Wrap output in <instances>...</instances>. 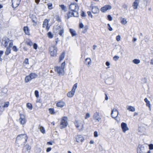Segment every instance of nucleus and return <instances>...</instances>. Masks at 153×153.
<instances>
[{"label":"nucleus","mask_w":153,"mask_h":153,"mask_svg":"<svg viewBox=\"0 0 153 153\" xmlns=\"http://www.w3.org/2000/svg\"><path fill=\"white\" fill-rule=\"evenodd\" d=\"M27 137L26 134L19 135L16 137V142L21 145H24L27 141Z\"/></svg>","instance_id":"nucleus-1"},{"label":"nucleus","mask_w":153,"mask_h":153,"mask_svg":"<svg viewBox=\"0 0 153 153\" xmlns=\"http://www.w3.org/2000/svg\"><path fill=\"white\" fill-rule=\"evenodd\" d=\"M65 65V62H64L61 64V66L55 67V71L57 72L59 76H63L65 74L64 68Z\"/></svg>","instance_id":"nucleus-2"},{"label":"nucleus","mask_w":153,"mask_h":153,"mask_svg":"<svg viewBox=\"0 0 153 153\" xmlns=\"http://www.w3.org/2000/svg\"><path fill=\"white\" fill-rule=\"evenodd\" d=\"M69 9L71 11L75 13L76 15H74L75 16H78L79 14L78 11L79 7L78 5L76 3L71 4L69 6Z\"/></svg>","instance_id":"nucleus-3"},{"label":"nucleus","mask_w":153,"mask_h":153,"mask_svg":"<svg viewBox=\"0 0 153 153\" xmlns=\"http://www.w3.org/2000/svg\"><path fill=\"white\" fill-rule=\"evenodd\" d=\"M84 121L82 120H76L75 125L76 128L80 131H82L84 129Z\"/></svg>","instance_id":"nucleus-4"},{"label":"nucleus","mask_w":153,"mask_h":153,"mask_svg":"<svg viewBox=\"0 0 153 153\" xmlns=\"http://www.w3.org/2000/svg\"><path fill=\"white\" fill-rule=\"evenodd\" d=\"M49 51L52 56H56L57 48L56 45H51L49 48Z\"/></svg>","instance_id":"nucleus-5"},{"label":"nucleus","mask_w":153,"mask_h":153,"mask_svg":"<svg viewBox=\"0 0 153 153\" xmlns=\"http://www.w3.org/2000/svg\"><path fill=\"white\" fill-rule=\"evenodd\" d=\"M38 75L34 73H31L28 76H26L25 79V82L27 83L30 81L31 79L36 78Z\"/></svg>","instance_id":"nucleus-6"},{"label":"nucleus","mask_w":153,"mask_h":153,"mask_svg":"<svg viewBox=\"0 0 153 153\" xmlns=\"http://www.w3.org/2000/svg\"><path fill=\"white\" fill-rule=\"evenodd\" d=\"M68 118L66 117H64L62 119L60 126V128L62 129L66 127L68 124Z\"/></svg>","instance_id":"nucleus-7"},{"label":"nucleus","mask_w":153,"mask_h":153,"mask_svg":"<svg viewBox=\"0 0 153 153\" xmlns=\"http://www.w3.org/2000/svg\"><path fill=\"white\" fill-rule=\"evenodd\" d=\"M118 114L119 112L117 109L114 108L111 110V116L112 118L115 119L117 121H119V120H118L117 119Z\"/></svg>","instance_id":"nucleus-8"},{"label":"nucleus","mask_w":153,"mask_h":153,"mask_svg":"<svg viewBox=\"0 0 153 153\" xmlns=\"http://www.w3.org/2000/svg\"><path fill=\"white\" fill-rule=\"evenodd\" d=\"M147 148L145 147L143 145H139L137 149V153H146Z\"/></svg>","instance_id":"nucleus-9"},{"label":"nucleus","mask_w":153,"mask_h":153,"mask_svg":"<svg viewBox=\"0 0 153 153\" xmlns=\"http://www.w3.org/2000/svg\"><path fill=\"white\" fill-rule=\"evenodd\" d=\"M19 120L20 123L22 125L24 124L26 122V120L25 115L22 114H20V118Z\"/></svg>","instance_id":"nucleus-10"},{"label":"nucleus","mask_w":153,"mask_h":153,"mask_svg":"<svg viewBox=\"0 0 153 153\" xmlns=\"http://www.w3.org/2000/svg\"><path fill=\"white\" fill-rule=\"evenodd\" d=\"M121 126L122 131L124 133H125L126 131L129 129L127 127V124L125 123L122 122L121 124Z\"/></svg>","instance_id":"nucleus-11"},{"label":"nucleus","mask_w":153,"mask_h":153,"mask_svg":"<svg viewBox=\"0 0 153 153\" xmlns=\"http://www.w3.org/2000/svg\"><path fill=\"white\" fill-rule=\"evenodd\" d=\"M21 0H11L12 5L13 7H17L20 4Z\"/></svg>","instance_id":"nucleus-12"},{"label":"nucleus","mask_w":153,"mask_h":153,"mask_svg":"<svg viewBox=\"0 0 153 153\" xmlns=\"http://www.w3.org/2000/svg\"><path fill=\"white\" fill-rule=\"evenodd\" d=\"M10 41L9 39L6 37H4L2 39V44H3V45L5 47H6L8 43Z\"/></svg>","instance_id":"nucleus-13"},{"label":"nucleus","mask_w":153,"mask_h":153,"mask_svg":"<svg viewBox=\"0 0 153 153\" xmlns=\"http://www.w3.org/2000/svg\"><path fill=\"white\" fill-rule=\"evenodd\" d=\"M91 7L92 9V11L94 14L97 13L99 12V9L96 6H93L92 4L91 5Z\"/></svg>","instance_id":"nucleus-14"},{"label":"nucleus","mask_w":153,"mask_h":153,"mask_svg":"<svg viewBox=\"0 0 153 153\" xmlns=\"http://www.w3.org/2000/svg\"><path fill=\"white\" fill-rule=\"evenodd\" d=\"M48 22L49 21L48 20L45 19L43 24V27H46V29L47 31L50 28V27L48 26Z\"/></svg>","instance_id":"nucleus-15"},{"label":"nucleus","mask_w":153,"mask_h":153,"mask_svg":"<svg viewBox=\"0 0 153 153\" xmlns=\"http://www.w3.org/2000/svg\"><path fill=\"white\" fill-rule=\"evenodd\" d=\"M76 140L77 142L79 143L82 142L84 140L83 137L80 135H77L76 137Z\"/></svg>","instance_id":"nucleus-16"},{"label":"nucleus","mask_w":153,"mask_h":153,"mask_svg":"<svg viewBox=\"0 0 153 153\" xmlns=\"http://www.w3.org/2000/svg\"><path fill=\"white\" fill-rule=\"evenodd\" d=\"M76 15L75 13L72 11L71 12V11H69L68 13L67 14V16H65L66 18L68 19L70 17L73 16L74 17H78V16H75L74 15Z\"/></svg>","instance_id":"nucleus-17"},{"label":"nucleus","mask_w":153,"mask_h":153,"mask_svg":"<svg viewBox=\"0 0 153 153\" xmlns=\"http://www.w3.org/2000/svg\"><path fill=\"white\" fill-rule=\"evenodd\" d=\"M114 77L113 76H111L107 78V82L109 84H112L114 83Z\"/></svg>","instance_id":"nucleus-18"},{"label":"nucleus","mask_w":153,"mask_h":153,"mask_svg":"<svg viewBox=\"0 0 153 153\" xmlns=\"http://www.w3.org/2000/svg\"><path fill=\"white\" fill-rule=\"evenodd\" d=\"M139 0H135L133 3L132 6L134 9H137L138 6Z\"/></svg>","instance_id":"nucleus-19"},{"label":"nucleus","mask_w":153,"mask_h":153,"mask_svg":"<svg viewBox=\"0 0 153 153\" xmlns=\"http://www.w3.org/2000/svg\"><path fill=\"white\" fill-rule=\"evenodd\" d=\"M94 120L99 121L100 120V118L98 113H96L94 115Z\"/></svg>","instance_id":"nucleus-20"},{"label":"nucleus","mask_w":153,"mask_h":153,"mask_svg":"<svg viewBox=\"0 0 153 153\" xmlns=\"http://www.w3.org/2000/svg\"><path fill=\"white\" fill-rule=\"evenodd\" d=\"M23 30L26 34L28 35L30 34V30L27 27H24L23 28Z\"/></svg>","instance_id":"nucleus-21"},{"label":"nucleus","mask_w":153,"mask_h":153,"mask_svg":"<svg viewBox=\"0 0 153 153\" xmlns=\"http://www.w3.org/2000/svg\"><path fill=\"white\" fill-rule=\"evenodd\" d=\"M65 105V103L63 101H60L56 104V106L58 107L62 108Z\"/></svg>","instance_id":"nucleus-22"},{"label":"nucleus","mask_w":153,"mask_h":153,"mask_svg":"<svg viewBox=\"0 0 153 153\" xmlns=\"http://www.w3.org/2000/svg\"><path fill=\"white\" fill-rule=\"evenodd\" d=\"M74 93L75 92L71 90L67 93V96L69 97H72L74 95Z\"/></svg>","instance_id":"nucleus-23"},{"label":"nucleus","mask_w":153,"mask_h":153,"mask_svg":"<svg viewBox=\"0 0 153 153\" xmlns=\"http://www.w3.org/2000/svg\"><path fill=\"white\" fill-rule=\"evenodd\" d=\"M69 30L72 36H74L77 35L76 32L75 30L71 29H70Z\"/></svg>","instance_id":"nucleus-24"},{"label":"nucleus","mask_w":153,"mask_h":153,"mask_svg":"<svg viewBox=\"0 0 153 153\" xmlns=\"http://www.w3.org/2000/svg\"><path fill=\"white\" fill-rule=\"evenodd\" d=\"M127 109L129 111L134 112L135 111V108L131 106H127Z\"/></svg>","instance_id":"nucleus-25"},{"label":"nucleus","mask_w":153,"mask_h":153,"mask_svg":"<svg viewBox=\"0 0 153 153\" xmlns=\"http://www.w3.org/2000/svg\"><path fill=\"white\" fill-rule=\"evenodd\" d=\"M85 62L86 63V64L89 66L90 65L91 63V59L89 58H87L85 60Z\"/></svg>","instance_id":"nucleus-26"},{"label":"nucleus","mask_w":153,"mask_h":153,"mask_svg":"<svg viewBox=\"0 0 153 153\" xmlns=\"http://www.w3.org/2000/svg\"><path fill=\"white\" fill-rule=\"evenodd\" d=\"M65 56V53L64 52H63L59 56V62L64 59Z\"/></svg>","instance_id":"nucleus-27"},{"label":"nucleus","mask_w":153,"mask_h":153,"mask_svg":"<svg viewBox=\"0 0 153 153\" xmlns=\"http://www.w3.org/2000/svg\"><path fill=\"white\" fill-rule=\"evenodd\" d=\"M11 53V49L10 48L7 47L6 51L5 52V54L6 55H8L9 54Z\"/></svg>","instance_id":"nucleus-28"},{"label":"nucleus","mask_w":153,"mask_h":153,"mask_svg":"<svg viewBox=\"0 0 153 153\" xmlns=\"http://www.w3.org/2000/svg\"><path fill=\"white\" fill-rule=\"evenodd\" d=\"M59 6L61 7L62 10H63L65 12L67 10L66 7L63 4L59 5Z\"/></svg>","instance_id":"nucleus-29"},{"label":"nucleus","mask_w":153,"mask_h":153,"mask_svg":"<svg viewBox=\"0 0 153 153\" xmlns=\"http://www.w3.org/2000/svg\"><path fill=\"white\" fill-rule=\"evenodd\" d=\"M140 60L137 59H134L132 60V62L136 64H138L140 63Z\"/></svg>","instance_id":"nucleus-30"},{"label":"nucleus","mask_w":153,"mask_h":153,"mask_svg":"<svg viewBox=\"0 0 153 153\" xmlns=\"http://www.w3.org/2000/svg\"><path fill=\"white\" fill-rule=\"evenodd\" d=\"M33 22V25H36L37 22V19L35 16H33L32 19Z\"/></svg>","instance_id":"nucleus-31"},{"label":"nucleus","mask_w":153,"mask_h":153,"mask_svg":"<svg viewBox=\"0 0 153 153\" xmlns=\"http://www.w3.org/2000/svg\"><path fill=\"white\" fill-rule=\"evenodd\" d=\"M49 113L51 114H55V112L54 111V109L53 108H51L49 109Z\"/></svg>","instance_id":"nucleus-32"},{"label":"nucleus","mask_w":153,"mask_h":153,"mask_svg":"<svg viewBox=\"0 0 153 153\" xmlns=\"http://www.w3.org/2000/svg\"><path fill=\"white\" fill-rule=\"evenodd\" d=\"M48 9L51 10L53 8L52 4L51 3H49L47 4Z\"/></svg>","instance_id":"nucleus-33"},{"label":"nucleus","mask_w":153,"mask_h":153,"mask_svg":"<svg viewBox=\"0 0 153 153\" xmlns=\"http://www.w3.org/2000/svg\"><path fill=\"white\" fill-rule=\"evenodd\" d=\"M77 83H76L74 84V85L72 89V91H73L74 92H75L76 89L77 88Z\"/></svg>","instance_id":"nucleus-34"},{"label":"nucleus","mask_w":153,"mask_h":153,"mask_svg":"<svg viewBox=\"0 0 153 153\" xmlns=\"http://www.w3.org/2000/svg\"><path fill=\"white\" fill-rule=\"evenodd\" d=\"M27 107L30 110H32V104L29 103H28L27 104Z\"/></svg>","instance_id":"nucleus-35"},{"label":"nucleus","mask_w":153,"mask_h":153,"mask_svg":"<svg viewBox=\"0 0 153 153\" xmlns=\"http://www.w3.org/2000/svg\"><path fill=\"white\" fill-rule=\"evenodd\" d=\"M112 8L111 6L109 5H106V11L107 10H109Z\"/></svg>","instance_id":"nucleus-36"},{"label":"nucleus","mask_w":153,"mask_h":153,"mask_svg":"<svg viewBox=\"0 0 153 153\" xmlns=\"http://www.w3.org/2000/svg\"><path fill=\"white\" fill-rule=\"evenodd\" d=\"M121 22L122 24L124 25H125L127 23L126 20L125 18H123Z\"/></svg>","instance_id":"nucleus-37"},{"label":"nucleus","mask_w":153,"mask_h":153,"mask_svg":"<svg viewBox=\"0 0 153 153\" xmlns=\"http://www.w3.org/2000/svg\"><path fill=\"white\" fill-rule=\"evenodd\" d=\"M64 33V29L63 28H61L59 33V34L60 36H62Z\"/></svg>","instance_id":"nucleus-38"},{"label":"nucleus","mask_w":153,"mask_h":153,"mask_svg":"<svg viewBox=\"0 0 153 153\" xmlns=\"http://www.w3.org/2000/svg\"><path fill=\"white\" fill-rule=\"evenodd\" d=\"M47 35L48 37L50 39L52 38L53 37V35L51 32L48 33Z\"/></svg>","instance_id":"nucleus-39"},{"label":"nucleus","mask_w":153,"mask_h":153,"mask_svg":"<svg viewBox=\"0 0 153 153\" xmlns=\"http://www.w3.org/2000/svg\"><path fill=\"white\" fill-rule=\"evenodd\" d=\"M40 130L42 133L43 134L45 133V129L42 126H40Z\"/></svg>","instance_id":"nucleus-40"},{"label":"nucleus","mask_w":153,"mask_h":153,"mask_svg":"<svg viewBox=\"0 0 153 153\" xmlns=\"http://www.w3.org/2000/svg\"><path fill=\"white\" fill-rule=\"evenodd\" d=\"M25 149H27V151L30 150V146L27 144H26L25 146Z\"/></svg>","instance_id":"nucleus-41"},{"label":"nucleus","mask_w":153,"mask_h":153,"mask_svg":"<svg viewBox=\"0 0 153 153\" xmlns=\"http://www.w3.org/2000/svg\"><path fill=\"white\" fill-rule=\"evenodd\" d=\"M26 43L27 45H28L30 46H31L33 44V42L31 41L26 42Z\"/></svg>","instance_id":"nucleus-42"},{"label":"nucleus","mask_w":153,"mask_h":153,"mask_svg":"<svg viewBox=\"0 0 153 153\" xmlns=\"http://www.w3.org/2000/svg\"><path fill=\"white\" fill-rule=\"evenodd\" d=\"M107 19L108 20L110 21H112L113 19L112 17L109 15L107 16Z\"/></svg>","instance_id":"nucleus-43"},{"label":"nucleus","mask_w":153,"mask_h":153,"mask_svg":"<svg viewBox=\"0 0 153 153\" xmlns=\"http://www.w3.org/2000/svg\"><path fill=\"white\" fill-rule=\"evenodd\" d=\"M35 94L36 97L37 98H38L39 97V92L38 91L36 90L34 92Z\"/></svg>","instance_id":"nucleus-44"},{"label":"nucleus","mask_w":153,"mask_h":153,"mask_svg":"<svg viewBox=\"0 0 153 153\" xmlns=\"http://www.w3.org/2000/svg\"><path fill=\"white\" fill-rule=\"evenodd\" d=\"M120 57L117 56H115L113 57V59L114 61H117L119 58Z\"/></svg>","instance_id":"nucleus-45"},{"label":"nucleus","mask_w":153,"mask_h":153,"mask_svg":"<svg viewBox=\"0 0 153 153\" xmlns=\"http://www.w3.org/2000/svg\"><path fill=\"white\" fill-rule=\"evenodd\" d=\"M12 49L13 51L15 52H17L18 51V49L15 46H14L12 48Z\"/></svg>","instance_id":"nucleus-46"},{"label":"nucleus","mask_w":153,"mask_h":153,"mask_svg":"<svg viewBox=\"0 0 153 153\" xmlns=\"http://www.w3.org/2000/svg\"><path fill=\"white\" fill-rule=\"evenodd\" d=\"M4 110V107L3 106V105H0V111L1 112H3Z\"/></svg>","instance_id":"nucleus-47"},{"label":"nucleus","mask_w":153,"mask_h":153,"mask_svg":"<svg viewBox=\"0 0 153 153\" xmlns=\"http://www.w3.org/2000/svg\"><path fill=\"white\" fill-rule=\"evenodd\" d=\"M100 11L102 13H104L105 12V7H102L100 9Z\"/></svg>","instance_id":"nucleus-48"},{"label":"nucleus","mask_w":153,"mask_h":153,"mask_svg":"<svg viewBox=\"0 0 153 153\" xmlns=\"http://www.w3.org/2000/svg\"><path fill=\"white\" fill-rule=\"evenodd\" d=\"M9 105V102H6L5 103L4 105H3V106L4 108L5 107H7Z\"/></svg>","instance_id":"nucleus-49"},{"label":"nucleus","mask_w":153,"mask_h":153,"mask_svg":"<svg viewBox=\"0 0 153 153\" xmlns=\"http://www.w3.org/2000/svg\"><path fill=\"white\" fill-rule=\"evenodd\" d=\"M108 28L109 30L111 31L113 30L112 28L111 27L109 24H108Z\"/></svg>","instance_id":"nucleus-50"},{"label":"nucleus","mask_w":153,"mask_h":153,"mask_svg":"<svg viewBox=\"0 0 153 153\" xmlns=\"http://www.w3.org/2000/svg\"><path fill=\"white\" fill-rule=\"evenodd\" d=\"M24 63L26 64H29L28 60L27 58H26L25 60Z\"/></svg>","instance_id":"nucleus-51"},{"label":"nucleus","mask_w":153,"mask_h":153,"mask_svg":"<svg viewBox=\"0 0 153 153\" xmlns=\"http://www.w3.org/2000/svg\"><path fill=\"white\" fill-rule=\"evenodd\" d=\"M116 40L117 41H119L120 40L121 37L120 36V35L117 36H116Z\"/></svg>","instance_id":"nucleus-52"},{"label":"nucleus","mask_w":153,"mask_h":153,"mask_svg":"<svg viewBox=\"0 0 153 153\" xmlns=\"http://www.w3.org/2000/svg\"><path fill=\"white\" fill-rule=\"evenodd\" d=\"M3 53V51H0V61H2V59L1 58V56L2 55Z\"/></svg>","instance_id":"nucleus-53"},{"label":"nucleus","mask_w":153,"mask_h":153,"mask_svg":"<svg viewBox=\"0 0 153 153\" xmlns=\"http://www.w3.org/2000/svg\"><path fill=\"white\" fill-rule=\"evenodd\" d=\"M90 117V114L89 113H87L86 114L85 117V119H87V118H89Z\"/></svg>","instance_id":"nucleus-54"},{"label":"nucleus","mask_w":153,"mask_h":153,"mask_svg":"<svg viewBox=\"0 0 153 153\" xmlns=\"http://www.w3.org/2000/svg\"><path fill=\"white\" fill-rule=\"evenodd\" d=\"M10 42L9 44V46L8 47L10 48L13 45V41H10Z\"/></svg>","instance_id":"nucleus-55"},{"label":"nucleus","mask_w":153,"mask_h":153,"mask_svg":"<svg viewBox=\"0 0 153 153\" xmlns=\"http://www.w3.org/2000/svg\"><path fill=\"white\" fill-rule=\"evenodd\" d=\"M33 47L35 49H36L38 47L37 44L36 43H34L33 45Z\"/></svg>","instance_id":"nucleus-56"},{"label":"nucleus","mask_w":153,"mask_h":153,"mask_svg":"<svg viewBox=\"0 0 153 153\" xmlns=\"http://www.w3.org/2000/svg\"><path fill=\"white\" fill-rule=\"evenodd\" d=\"M94 135L95 137H97L98 136V133L97 131H96L94 132Z\"/></svg>","instance_id":"nucleus-57"},{"label":"nucleus","mask_w":153,"mask_h":153,"mask_svg":"<svg viewBox=\"0 0 153 153\" xmlns=\"http://www.w3.org/2000/svg\"><path fill=\"white\" fill-rule=\"evenodd\" d=\"M149 149H153V145L152 144H150L149 145Z\"/></svg>","instance_id":"nucleus-58"},{"label":"nucleus","mask_w":153,"mask_h":153,"mask_svg":"<svg viewBox=\"0 0 153 153\" xmlns=\"http://www.w3.org/2000/svg\"><path fill=\"white\" fill-rule=\"evenodd\" d=\"M88 28L86 27H85L84 28V30L82 31V32L83 33H85L88 30Z\"/></svg>","instance_id":"nucleus-59"},{"label":"nucleus","mask_w":153,"mask_h":153,"mask_svg":"<svg viewBox=\"0 0 153 153\" xmlns=\"http://www.w3.org/2000/svg\"><path fill=\"white\" fill-rule=\"evenodd\" d=\"M127 7H128L127 5L126 4H124L123 5V7L124 9H127Z\"/></svg>","instance_id":"nucleus-60"},{"label":"nucleus","mask_w":153,"mask_h":153,"mask_svg":"<svg viewBox=\"0 0 153 153\" xmlns=\"http://www.w3.org/2000/svg\"><path fill=\"white\" fill-rule=\"evenodd\" d=\"M146 106H151L150 102L149 101L146 102Z\"/></svg>","instance_id":"nucleus-61"},{"label":"nucleus","mask_w":153,"mask_h":153,"mask_svg":"<svg viewBox=\"0 0 153 153\" xmlns=\"http://www.w3.org/2000/svg\"><path fill=\"white\" fill-rule=\"evenodd\" d=\"M84 25L82 23H80L79 25V27L80 28H82L83 27Z\"/></svg>","instance_id":"nucleus-62"},{"label":"nucleus","mask_w":153,"mask_h":153,"mask_svg":"<svg viewBox=\"0 0 153 153\" xmlns=\"http://www.w3.org/2000/svg\"><path fill=\"white\" fill-rule=\"evenodd\" d=\"M51 148L50 147L48 148L47 150H46V152H48L49 151H50L51 150Z\"/></svg>","instance_id":"nucleus-63"},{"label":"nucleus","mask_w":153,"mask_h":153,"mask_svg":"<svg viewBox=\"0 0 153 153\" xmlns=\"http://www.w3.org/2000/svg\"><path fill=\"white\" fill-rule=\"evenodd\" d=\"M81 16L82 17H85L86 16L85 13L83 12L81 14Z\"/></svg>","instance_id":"nucleus-64"}]
</instances>
